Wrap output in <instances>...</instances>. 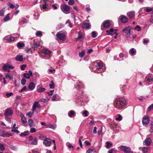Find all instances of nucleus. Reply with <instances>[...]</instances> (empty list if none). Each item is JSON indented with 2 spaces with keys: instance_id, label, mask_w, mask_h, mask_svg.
<instances>
[{
  "instance_id": "nucleus-1",
  "label": "nucleus",
  "mask_w": 153,
  "mask_h": 153,
  "mask_svg": "<svg viewBox=\"0 0 153 153\" xmlns=\"http://www.w3.org/2000/svg\"><path fill=\"white\" fill-rule=\"evenodd\" d=\"M114 104L116 108H119L120 106H124L126 104V100L123 98H119L114 101Z\"/></svg>"
},
{
  "instance_id": "nucleus-2",
  "label": "nucleus",
  "mask_w": 153,
  "mask_h": 153,
  "mask_svg": "<svg viewBox=\"0 0 153 153\" xmlns=\"http://www.w3.org/2000/svg\"><path fill=\"white\" fill-rule=\"evenodd\" d=\"M95 65L97 72H103L105 70V67H103L101 62H96L95 63Z\"/></svg>"
},
{
  "instance_id": "nucleus-3",
  "label": "nucleus",
  "mask_w": 153,
  "mask_h": 153,
  "mask_svg": "<svg viewBox=\"0 0 153 153\" xmlns=\"http://www.w3.org/2000/svg\"><path fill=\"white\" fill-rule=\"evenodd\" d=\"M119 148L125 153H133V152L131 151V149L130 147H127L126 146H121Z\"/></svg>"
},
{
  "instance_id": "nucleus-4",
  "label": "nucleus",
  "mask_w": 153,
  "mask_h": 153,
  "mask_svg": "<svg viewBox=\"0 0 153 153\" xmlns=\"http://www.w3.org/2000/svg\"><path fill=\"white\" fill-rule=\"evenodd\" d=\"M56 36L57 39H59L61 40H64L65 39V34L62 33L61 32H58L56 34Z\"/></svg>"
},
{
  "instance_id": "nucleus-5",
  "label": "nucleus",
  "mask_w": 153,
  "mask_h": 153,
  "mask_svg": "<svg viewBox=\"0 0 153 153\" xmlns=\"http://www.w3.org/2000/svg\"><path fill=\"white\" fill-rule=\"evenodd\" d=\"M149 117V116H144L142 120V124L143 126H146L150 122Z\"/></svg>"
},
{
  "instance_id": "nucleus-6",
  "label": "nucleus",
  "mask_w": 153,
  "mask_h": 153,
  "mask_svg": "<svg viewBox=\"0 0 153 153\" xmlns=\"http://www.w3.org/2000/svg\"><path fill=\"white\" fill-rule=\"evenodd\" d=\"M62 10L65 13L67 14L69 13L70 10V7L66 4H63L62 8H61Z\"/></svg>"
},
{
  "instance_id": "nucleus-7",
  "label": "nucleus",
  "mask_w": 153,
  "mask_h": 153,
  "mask_svg": "<svg viewBox=\"0 0 153 153\" xmlns=\"http://www.w3.org/2000/svg\"><path fill=\"white\" fill-rule=\"evenodd\" d=\"M13 114V111L9 108H7L4 111V115L5 117L11 116Z\"/></svg>"
},
{
  "instance_id": "nucleus-8",
  "label": "nucleus",
  "mask_w": 153,
  "mask_h": 153,
  "mask_svg": "<svg viewBox=\"0 0 153 153\" xmlns=\"http://www.w3.org/2000/svg\"><path fill=\"white\" fill-rule=\"evenodd\" d=\"M14 68V67L7 63L4 64L3 66V69L4 71H6L7 69H13Z\"/></svg>"
},
{
  "instance_id": "nucleus-9",
  "label": "nucleus",
  "mask_w": 153,
  "mask_h": 153,
  "mask_svg": "<svg viewBox=\"0 0 153 153\" xmlns=\"http://www.w3.org/2000/svg\"><path fill=\"white\" fill-rule=\"evenodd\" d=\"M131 28L130 27H127L124 28L123 30V31L128 36H130L131 35L130 31H131Z\"/></svg>"
},
{
  "instance_id": "nucleus-10",
  "label": "nucleus",
  "mask_w": 153,
  "mask_h": 153,
  "mask_svg": "<svg viewBox=\"0 0 153 153\" xmlns=\"http://www.w3.org/2000/svg\"><path fill=\"white\" fill-rule=\"evenodd\" d=\"M51 143V140L49 138H47L43 142V144L46 146H49Z\"/></svg>"
},
{
  "instance_id": "nucleus-11",
  "label": "nucleus",
  "mask_w": 153,
  "mask_h": 153,
  "mask_svg": "<svg viewBox=\"0 0 153 153\" xmlns=\"http://www.w3.org/2000/svg\"><path fill=\"white\" fill-rule=\"evenodd\" d=\"M110 25V24L109 21L108 20H106L104 21L102 24L101 26V28L103 26L105 28H107L109 27Z\"/></svg>"
},
{
  "instance_id": "nucleus-12",
  "label": "nucleus",
  "mask_w": 153,
  "mask_h": 153,
  "mask_svg": "<svg viewBox=\"0 0 153 153\" xmlns=\"http://www.w3.org/2000/svg\"><path fill=\"white\" fill-rule=\"evenodd\" d=\"M37 107L40 108L41 106L38 102L36 101L34 102L33 105L32 111H35Z\"/></svg>"
},
{
  "instance_id": "nucleus-13",
  "label": "nucleus",
  "mask_w": 153,
  "mask_h": 153,
  "mask_svg": "<svg viewBox=\"0 0 153 153\" xmlns=\"http://www.w3.org/2000/svg\"><path fill=\"white\" fill-rule=\"evenodd\" d=\"M119 19L121 22L123 23L126 22L128 20L127 17L126 16L123 15L120 16Z\"/></svg>"
},
{
  "instance_id": "nucleus-14",
  "label": "nucleus",
  "mask_w": 153,
  "mask_h": 153,
  "mask_svg": "<svg viewBox=\"0 0 153 153\" xmlns=\"http://www.w3.org/2000/svg\"><path fill=\"white\" fill-rule=\"evenodd\" d=\"M117 30L113 29V28H111L109 30H107L106 32L107 33V34L109 35H113L114 33H116Z\"/></svg>"
},
{
  "instance_id": "nucleus-15",
  "label": "nucleus",
  "mask_w": 153,
  "mask_h": 153,
  "mask_svg": "<svg viewBox=\"0 0 153 153\" xmlns=\"http://www.w3.org/2000/svg\"><path fill=\"white\" fill-rule=\"evenodd\" d=\"M135 13L134 11H131L127 13V16L130 19L133 18L135 16Z\"/></svg>"
},
{
  "instance_id": "nucleus-16",
  "label": "nucleus",
  "mask_w": 153,
  "mask_h": 153,
  "mask_svg": "<svg viewBox=\"0 0 153 153\" xmlns=\"http://www.w3.org/2000/svg\"><path fill=\"white\" fill-rule=\"evenodd\" d=\"M16 123H14L13 125V126L12 127V129L11 130V131L14 132L16 133H19L20 132L17 129L18 128L17 127H16Z\"/></svg>"
},
{
  "instance_id": "nucleus-17",
  "label": "nucleus",
  "mask_w": 153,
  "mask_h": 153,
  "mask_svg": "<svg viewBox=\"0 0 153 153\" xmlns=\"http://www.w3.org/2000/svg\"><path fill=\"white\" fill-rule=\"evenodd\" d=\"M60 97L57 94L54 95L52 97L51 100L52 101H57L60 100Z\"/></svg>"
},
{
  "instance_id": "nucleus-18",
  "label": "nucleus",
  "mask_w": 153,
  "mask_h": 153,
  "mask_svg": "<svg viewBox=\"0 0 153 153\" xmlns=\"http://www.w3.org/2000/svg\"><path fill=\"white\" fill-rule=\"evenodd\" d=\"M151 140L150 137L146 138L144 141L145 145L147 146H149L151 144Z\"/></svg>"
},
{
  "instance_id": "nucleus-19",
  "label": "nucleus",
  "mask_w": 153,
  "mask_h": 153,
  "mask_svg": "<svg viewBox=\"0 0 153 153\" xmlns=\"http://www.w3.org/2000/svg\"><path fill=\"white\" fill-rule=\"evenodd\" d=\"M36 86V85L33 82H31L29 84L28 86V88L30 91L33 90Z\"/></svg>"
},
{
  "instance_id": "nucleus-20",
  "label": "nucleus",
  "mask_w": 153,
  "mask_h": 153,
  "mask_svg": "<svg viewBox=\"0 0 153 153\" xmlns=\"http://www.w3.org/2000/svg\"><path fill=\"white\" fill-rule=\"evenodd\" d=\"M16 60L18 61L22 62L23 60V56L20 54H18L15 58Z\"/></svg>"
},
{
  "instance_id": "nucleus-21",
  "label": "nucleus",
  "mask_w": 153,
  "mask_h": 153,
  "mask_svg": "<svg viewBox=\"0 0 153 153\" xmlns=\"http://www.w3.org/2000/svg\"><path fill=\"white\" fill-rule=\"evenodd\" d=\"M139 149L142 151L143 153H147L149 148L146 147H140L139 148Z\"/></svg>"
},
{
  "instance_id": "nucleus-22",
  "label": "nucleus",
  "mask_w": 153,
  "mask_h": 153,
  "mask_svg": "<svg viewBox=\"0 0 153 153\" xmlns=\"http://www.w3.org/2000/svg\"><path fill=\"white\" fill-rule=\"evenodd\" d=\"M20 116L21 118V122L23 124H25L27 122L26 120L25 117V116L24 114H21Z\"/></svg>"
},
{
  "instance_id": "nucleus-23",
  "label": "nucleus",
  "mask_w": 153,
  "mask_h": 153,
  "mask_svg": "<svg viewBox=\"0 0 153 153\" xmlns=\"http://www.w3.org/2000/svg\"><path fill=\"white\" fill-rule=\"evenodd\" d=\"M46 89L45 88H43L42 87L38 86L36 89L37 91L38 92H42L46 90Z\"/></svg>"
},
{
  "instance_id": "nucleus-24",
  "label": "nucleus",
  "mask_w": 153,
  "mask_h": 153,
  "mask_svg": "<svg viewBox=\"0 0 153 153\" xmlns=\"http://www.w3.org/2000/svg\"><path fill=\"white\" fill-rule=\"evenodd\" d=\"M146 78L147 80V81L149 82H152L153 80V78L151 74H149L147 75Z\"/></svg>"
},
{
  "instance_id": "nucleus-25",
  "label": "nucleus",
  "mask_w": 153,
  "mask_h": 153,
  "mask_svg": "<svg viewBox=\"0 0 153 153\" xmlns=\"http://www.w3.org/2000/svg\"><path fill=\"white\" fill-rule=\"evenodd\" d=\"M90 25L89 23L85 22L82 25V27L84 29H87L90 28Z\"/></svg>"
},
{
  "instance_id": "nucleus-26",
  "label": "nucleus",
  "mask_w": 153,
  "mask_h": 153,
  "mask_svg": "<svg viewBox=\"0 0 153 153\" xmlns=\"http://www.w3.org/2000/svg\"><path fill=\"white\" fill-rule=\"evenodd\" d=\"M42 53L45 54H48L51 53L52 51L48 50L47 48L43 49L42 51Z\"/></svg>"
},
{
  "instance_id": "nucleus-27",
  "label": "nucleus",
  "mask_w": 153,
  "mask_h": 153,
  "mask_svg": "<svg viewBox=\"0 0 153 153\" xmlns=\"http://www.w3.org/2000/svg\"><path fill=\"white\" fill-rule=\"evenodd\" d=\"M129 53L132 55H135L136 54V51L134 49L132 48L130 50Z\"/></svg>"
},
{
  "instance_id": "nucleus-28",
  "label": "nucleus",
  "mask_w": 153,
  "mask_h": 153,
  "mask_svg": "<svg viewBox=\"0 0 153 153\" xmlns=\"http://www.w3.org/2000/svg\"><path fill=\"white\" fill-rule=\"evenodd\" d=\"M68 116L70 117H71L75 115V111L73 110H71L68 112Z\"/></svg>"
},
{
  "instance_id": "nucleus-29",
  "label": "nucleus",
  "mask_w": 153,
  "mask_h": 153,
  "mask_svg": "<svg viewBox=\"0 0 153 153\" xmlns=\"http://www.w3.org/2000/svg\"><path fill=\"white\" fill-rule=\"evenodd\" d=\"M5 77L7 78H9L10 79H12L13 78L12 75L10 73L5 74Z\"/></svg>"
},
{
  "instance_id": "nucleus-30",
  "label": "nucleus",
  "mask_w": 153,
  "mask_h": 153,
  "mask_svg": "<svg viewBox=\"0 0 153 153\" xmlns=\"http://www.w3.org/2000/svg\"><path fill=\"white\" fill-rule=\"evenodd\" d=\"M28 124L30 127H33L34 126V123L33 120L31 119H29L28 120Z\"/></svg>"
},
{
  "instance_id": "nucleus-31",
  "label": "nucleus",
  "mask_w": 153,
  "mask_h": 153,
  "mask_svg": "<svg viewBox=\"0 0 153 153\" xmlns=\"http://www.w3.org/2000/svg\"><path fill=\"white\" fill-rule=\"evenodd\" d=\"M38 143L37 139L36 137H35L33 140L32 141L31 143V144L33 145H36Z\"/></svg>"
},
{
  "instance_id": "nucleus-32",
  "label": "nucleus",
  "mask_w": 153,
  "mask_h": 153,
  "mask_svg": "<svg viewBox=\"0 0 153 153\" xmlns=\"http://www.w3.org/2000/svg\"><path fill=\"white\" fill-rule=\"evenodd\" d=\"M25 46V44L22 42H19L17 43V47L18 48H21Z\"/></svg>"
},
{
  "instance_id": "nucleus-33",
  "label": "nucleus",
  "mask_w": 153,
  "mask_h": 153,
  "mask_svg": "<svg viewBox=\"0 0 153 153\" xmlns=\"http://www.w3.org/2000/svg\"><path fill=\"white\" fill-rule=\"evenodd\" d=\"M106 147L108 149H109V148H110V147L112 146V145L111 143H110L109 141H107L106 142Z\"/></svg>"
},
{
  "instance_id": "nucleus-34",
  "label": "nucleus",
  "mask_w": 153,
  "mask_h": 153,
  "mask_svg": "<svg viewBox=\"0 0 153 153\" xmlns=\"http://www.w3.org/2000/svg\"><path fill=\"white\" fill-rule=\"evenodd\" d=\"M13 134L11 133H6L2 135L3 137H9L10 136H12Z\"/></svg>"
},
{
  "instance_id": "nucleus-35",
  "label": "nucleus",
  "mask_w": 153,
  "mask_h": 153,
  "mask_svg": "<svg viewBox=\"0 0 153 153\" xmlns=\"http://www.w3.org/2000/svg\"><path fill=\"white\" fill-rule=\"evenodd\" d=\"M9 14L8 13L7 15L6 16L4 19V22H6L10 20V18L9 16Z\"/></svg>"
},
{
  "instance_id": "nucleus-36",
  "label": "nucleus",
  "mask_w": 153,
  "mask_h": 153,
  "mask_svg": "<svg viewBox=\"0 0 153 153\" xmlns=\"http://www.w3.org/2000/svg\"><path fill=\"white\" fill-rule=\"evenodd\" d=\"M118 125L117 123H114L111 124L110 127L112 129H114V128H117V126Z\"/></svg>"
},
{
  "instance_id": "nucleus-37",
  "label": "nucleus",
  "mask_w": 153,
  "mask_h": 153,
  "mask_svg": "<svg viewBox=\"0 0 153 153\" xmlns=\"http://www.w3.org/2000/svg\"><path fill=\"white\" fill-rule=\"evenodd\" d=\"M146 8L145 10L147 12H149L153 11V8L152 7H147Z\"/></svg>"
},
{
  "instance_id": "nucleus-38",
  "label": "nucleus",
  "mask_w": 153,
  "mask_h": 153,
  "mask_svg": "<svg viewBox=\"0 0 153 153\" xmlns=\"http://www.w3.org/2000/svg\"><path fill=\"white\" fill-rule=\"evenodd\" d=\"M39 138L42 140H43V141L47 137L45 135L43 134H40L39 136Z\"/></svg>"
},
{
  "instance_id": "nucleus-39",
  "label": "nucleus",
  "mask_w": 153,
  "mask_h": 153,
  "mask_svg": "<svg viewBox=\"0 0 153 153\" xmlns=\"http://www.w3.org/2000/svg\"><path fill=\"white\" fill-rule=\"evenodd\" d=\"M15 39V38L13 36H11L7 38V40L8 42H11L13 41Z\"/></svg>"
},
{
  "instance_id": "nucleus-40",
  "label": "nucleus",
  "mask_w": 153,
  "mask_h": 153,
  "mask_svg": "<svg viewBox=\"0 0 153 153\" xmlns=\"http://www.w3.org/2000/svg\"><path fill=\"white\" fill-rule=\"evenodd\" d=\"M23 24L27 23V20L25 18H22L20 22Z\"/></svg>"
},
{
  "instance_id": "nucleus-41",
  "label": "nucleus",
  "mask_w": 153,
  "mask_h": 153,
  "mask_svg": "<svg viewBox=\"0 0 153 153\" xmlns=\"http://www.w3.org/2000/svg\"><path fill=\"white\" fill-rule=\"evenodd\" d=\"M40 44L38 42H35L33 44V46L36 48H38Z\"/></svg>"
},
{
  "instance_id": "nucleus-42",
  "label": "nucleus",
  "mask_w": 153,
  "mask_h": 153,
  "mask_svg": "<svg viewBox=\"0 0 153 153\" xmlns=\"http://www.w3.org/2000/svg\"><path fill=\"white\" fill-rule=\"evenodd\" d=\"M49 86L50 88L51 89L55 87V85L54 83H53V81H52L51 83L49 84Z\"/></svg>"
},
{
  "instance_id": "nucleus-43",
  "label": "nucleus",
  "mask_w": 153,
  "mask_h": 153,
  "mask_svg": "<svg viewBox=\"0 0 153 153\" xmlns=\"http://www.w3.org/2000/svg\"><path fill=\"white\" fill-rule=\"evenodd\" d=\"M85 54V52L84 51H82L79 54V56L81 58L83 57Z\"/></svg>"
},
{
  "instance_id": "nucleus-44",
  "label": "nucleus",
  "mask_w": 153,
  "mask_h": 153,
  "mask_svg": "<svg viewBox=\"0 0 153 153\" xmlns=\"http://www.w3.org/2000/svg\"><path fill=\"white\" fill-rule=\"evenodd\" d=\"M34 112V111H33L32 112L30 111L27 114L28 116L29 117L31 118L32 117Z\"/></svg>"
},
{
  "instance_id": "nucleus-45",
  "label": "nucleus",
  "mask_w": 153,
  "mask_h": 153,
  "mask_svg": "<svg viewBox=\"0 0 153 153\" xmlns=\"http://www.w3.org/2000/svg\"><path fill=\"white\" fill-rule=\"evenodd\" d=\"M56 125L54 124H53V125H51L49 127V126L46 127V128H51L52 129H54L55 128H56Z\"/></svg>"
},
{
  "instance_id": "nucleus-46",
  "label": "nucleus",
  "mask_w": 153,
  "mask_h": 153,
  "mask_svg": "<svg viewBox=\"0 0 153 153\" xmlns=\"http://www.w3.org/2000/svg\"><path fill=\"white\" fill-rule=\"evenodd\" d=\"M122 119V116L120 114L118 115V117L115 118V120L118 121H120Z\"/></svg>"
},
{
  "instance_id": "nucleus-47",
  "label": "nucleus",
  "mask_w": 153,
  "mask_h": 153,
  "mask_svg": "<svg viewBox=\"0 0 153 153\" xmlns=\"http://www.w3.org/2000/svg\"><path fill=\"white\" fill-rule=\"evenodd\" d=\"M0 149L2 151L5 150V147L3 145L0 143Z\"/></svg>"
},
{
  "instance_id": "nucleus-48",
  "label": "nucleus",
  "mask_w": 153,
  "mask_h": 153,
  "mask_svg": "<svg viewBox=\"0 0 153 153\" xmlns=\"http://www.w3.org/2000/svg\"><path fill=\"white\" fill-rule=\"evenodd\" d=\"M36 35L38 36H42V32L41 31H37L36 32Z\"/></svg>"
},
{
  "instance_id": "nucleus-49",
  "label": "nucleus",
  "mask_w": 153,
  "mask_h": 153,
  "mask_svg": "<svg viewBox=\"0 0 153 153\" xmlns=\"http://www.w3.org/2000/svg\"><path fill=\"white\" fill-rule=\"evenodd\" d=\"M26 83V79L24 78H22L21 80V83L23 85H24Z\"/></svg>"
},
{
  "instance_id": "nucleus-50",
  "label": "nucleus",
  "mask_w": 153,
  "mask_h": 153,
  "mask_svg": "<svg viewBox=\"0 0 153 153\" xmlns=\"http://www.w3.org/2000/svg\"><path fill=\"white\" fill-rule=\"evenodd\" d=\"M94 150V149L93 147L90 148L87 151L88 153H91Z\"/></svg>"
},
{
  "instance_id": "nucleus-51",
  "label": "nucleus",
  "mask_w": 153,
  "mask_h": 153,
  "mask_svg": "<svg viewBox=\"0 0 153 153\" xmlns=\"http://www.w3.org/2000/svg\"><path fill=\"white\" fill-rule=\"evenodd\" d=\"M23 76L26 78L29 79L30 78V76L28 75V74L25 73L23 74Z\"/></svg>"
},
{
  "instance_id": "nucleus-52",
  "label": "nucleus",
  "mask_w": 153,
  "mask_h": 153,
  "mask_svg": "<svg viewBox=\"0 0 153 153\" xmlns=\"http://www.w3.org/2000/svg\"><path fill=\"white\" fill-rule=\"evenodd\" d=\"M68 4L70 5H72L74 4V0H69Z\"/></svg>"
},
{
  "instance_id": "nucleus-53",
  "label": "nucleus",
  "mask_w": 153,
  "mask_h": 153,
  "mask_svg": "<svg viewBox=\"0 0 153 153\" xmlns=\"http://www.w3.org/2000/svg\"><path fill=\"white\" fill-rule=\"evenodd\" d=\"M153 109V103L150 105L147 109V111H149Z\"/></svg>"
},
{
  "instance_id": "nucleus-54",
  "label": "nucleus",
  "mask_w": 153,
  "mask_h": 153,
  "mask_svg": "<svg viewBox=\"0 0 153 153\" xmlns=\"http://www.w3.org/2000/svg\"><path fill=\"white\" fill-rule=\"evenodd\" d=\"M134 29L138 31H139L141 30V28L139 25H137L134 27Z\"/></svg>"
},
{
  "instance_id": "nucleus-55",
  "label": "nucleus",
  "mask_w": 153,
  "mask_h": 153,
  "mask_svg": "<svg viewBox=\"0 0 153 153\" xmlns=\"http://www.w3.org/2000/svg\"><path fill=\"white\" fill-rule=\"evenodd\" d=\"M66 24H68V25L71 27H72V25H71V22L69 20H68L66 22Z\"/></svg>"
},
{
  "instance_id": "nucleus-56",
  "label": "nucleus",
  "mask_w": 153,
  "mask_h": 153,
  "mask_svg": "<svg viewBox=\"0 0 153 153\" xmlns=\"http://www.w3.org/2000/svg\"><path fill=\"white\" fill-rule=\"evenodd\" d=\"M91 34H92V36L93 38H95L97 36L96 33L94 31H92L91 32Z\"/></svg>"
},
{
  "instance_id": "nucleus-57",
  "label": "nucleus",
  "mask_w": 153,
  "mask_h": 153,
  "mask_svg": "<svg viewBox=\"0 0 153 153\" xmlns=\"http://www.w3.org/2000/svg\"><path fill=\"white\" fill-rule=\"evenodd\" d=\"M26 67V65H22L20 66V69L21 70L23 71L25 70V68Z\"/></svg>"
},
{
  "instance_id": "nucleus-58",
  "label": "nucleus",
  "mask_w": 153,
  "mask_h": 153,
  "mask_svg": "<svg viewBox=\"0 0 153 153\" xmlns=\"http://www.w3.org/2000/svg\"><path fill=\"white\" fill-rule=\"evenodd\" d=\"M4 9H2L0 11V16H4Z\"/></svg>"
},
{
  "instance_id": "nucleus-59",
  "label": "nucleus",
  "mask_w": 153,
  "mask_h": 153,
  "mask_svg": "<svg viewBox=\"0 0 153 153\" xmlns=\"http://www.w3.org/2000/svg\"><path fill=\"white\" fill-rule=\"evenodd\" d=\"M78 37L80 39H81L83 37V35L82 34V33H81L80 32H79L78 33Z\"/></svg>"
},
{
  "instance_id": "nucleus-60",
  "label": "nucleus",
  "mask_w": 153,
  "mask_h": 153,
  "mask_svg": "<svg viewBox=\"0 0 153 153\" xmlns=\"http://www.w3.org/2000/svg\"><path fill=\"white\" fill-rule=\"evenodd\" d=\"M7 4L11 8H13L14 7V5L12 4H10V3H8Z\"/></svg>"
},
{
  "instance_id": "nucleus-61",
  "label": "nucleus",
  "mask_w": 153,
  "mask_h": 153,
  "mask_svg": "<svg viewBox=\"0 0 153 153\" xmlns=\"http://www.w3.org/2000/svg\"><path fill=\"white\" fill-rule=\"evenodd\" d=\"M5 117L6 120L8 121L9 123H11V119L10 118H9L8 117Z\"/></svg>"
},
{
  "instance_id": "nucleus-62",
  "label": "nucleus",
  "mask_w": 153,
  "mask_h": 153,
  "mask_svg": "<svg viewBox=\"0 0 153 153\" xmlns=\"http://www.w3.org/2000/svg\"><path fill=\"white\" fill-rule=\"evenodd\" d=\"M13 95V93L12 92L10 93H7L6 94V95L7 97H10L12 95Z\"/></svg>"
},
{
  "instance_id": "nucleus-63",
  "label": "nucleus",
  "mask_w": 153,
  "mask_h": 153,
  "mask_svg": "<svg viewBox=\"0 0 153 153\" xmlns=\"http://www.w3.org/2000/svg\"><path fill=\"white\" fill-rule=\"evenodd\" d=\"M54 91V90H51L50 91V92L51 93V94H50L49 92H47V94H48V95L49 96H51V95H52L53 94Z\"/></svg>"
},
{
  "instance_id": "nucleus-64",
  "label": "nucleus",
  "mask_w": 153,
  "mask_h": 153,
  "mask_svg": "<svg viewBox=\"0 0 153 153\" xmlns=\"http://www.w3.org/2000/svg\"><path fill=\"white\" fill-rule=\"evenodd\" d=\"M88 112L87 111L85 110L83 112V114L84 115L85 117H87L88 115Z\"/></svg>"
}]
</instances>
